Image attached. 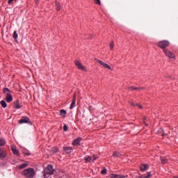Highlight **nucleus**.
Returning a JSON list of instances; mask_svg holds the SVG:
<instances>
[{"mask_svg":"<svg viewBox=\"0 0 178 178\" xmlns=\"http://www.w3.org/2000/svg\"><path fill=\"white\" fill-rule=\"evenodd\" d=\"M22 175L26 178H33L35 176V171L33 168H27L22 172Z\"/></svg>","mask_w":178,"mask_h":178,"instance_id":"f257e3e1","label":"nucleus"},{"mask_svg":"<svg viewBox=\"0 0 178 178\" xmlns=\"http://www.w3.org/2000/svg\"><path fill=\"white\" fill-rule=\"evenodd\" d=\"M3 94L6 96V101L7 102H12L13 101V97H12V94L10 93V90L8 88H5L3 89Z\"/></svg>","mask_w":178,"mask_h":178,"instance_id":"f03ea898","label":"nucleus"},{"mask_svg":"<svg viewBox=\"0 0 178 178\" xmlns=\"http://www.w3.org/2000/svg\"><path fill=\"white\" fill-rule=\"evenodd\" d=\"M55 170L54 169V166L52 165H49L44 170V178H47V175L51 176L54 174Z\"/></svg>","mask_w":178,"mask_h":178,"instance_id":"7ed1b4c3","label":"nucleus"},{"mask_svg":"<svg viewBox=\"0 0 178 178\" xmlns=\"http://www.w3.org/2000/svg\"><path fill=\"white\" fill-rule=\"evenodd\" d=\"M169 45H170V42L168 40H161L157 43L159 48H161V49H163V51H165V49H166Z\"/></svg>","mask_w":178,"mask_h":178,"instance_id":"20e7f679","label":"nucleus"},{"mask_svg":"<svg viewBox=\"0 0 178 178\" xmlns=\"http://www.w3.org/2000/svg\"><path fill=\"white\" fill-rule=\"evenodd\" d=\"M163 52L164 53V55L167 56V58H169V59H176V56L175 54L170 51L169 49H164L163 50Z\"/></svg>","mask_w":178,"mask_h":178,"instance_id":"39448f33","label":"nucleus"},{"mask_svg":"<svg viewBox=\"0 0 178 178\" xmlns=\"http://www.w3.org/2000/svg\"><path fill=\"white\" fill-rule=\"evenodd\" d=\"M95 62H97V63H99V65H100V66H103L104 67V69H108V70H112V67H111V65L106 64V63L98 59V58H95Z\"/></svg>","mask_w":178,"mask_h":178,"instance_id":"423d86ee","label":"nucleus"},{"mask_svg":"<svg viewBox=\"0 0 178 178\" xmlns=\"http://www.w3.org/2000/svg\"><path fill=\"white\" fill-rule=\"evenodd\" d=\"M75 65L79 70H82L83 72H87V69H86V67L81 64V62H80L78 60H76L74 61Z\"/></svg>","mask_w":178,"mask_h":178,"instance_id":"0eeeda50","label":"nucleus"},{"mask_svg":"<svg viewBox=\"0 0 178 178\" xmlns=\"http://www.w3.org/2000/svg\"><path fill=\"white\" fill-rule=\"evenodd\" d=\"M19 124H23V123H28V124H33L31 121H30V118L27 117H22L21 120H19Z\"/></svg>","mask_w":178,"mask_h":178,"instance_id":"6e6552de","label":"nucleus"},{"mask_svg":"<svg viewBox=\"0 0 178 178\" xmlns=\"http://www.w3.org/2000/svg\"><path fill=\"white\" fill-rule=\"evenodd\" d=\"M140 169L141 172H145V170H148L149 169V165H148V164H141Z\"/></svg>","mask_w":178,"mask_h":178,"instance_id":"1a4fd4ad","label":"nucleus"},{"mask_svg":"<svg viewBox=\"0 0 178 178\" xmlns=\"http://www.w3.org/2000/svg\"><path fill=\"white\" fill-rule=\"evenodd\" d=\"M0 158L2 159L6 158V150L3 148L0 149Z\"/></svg>","mask_w":178,"mask_h":178,"instance_id":"9d476101","label":"nucleus"},{"mask_svg":"<svg viewBox=\"0 0 178 178\" xmlns=\"http://www.w3.org/2000/svg\"><path fill=\"white\" fill-rule=\"evenodd\" d=\"M63 149L67 154H71V152H73V148H72V147H64Z\"/></svg>","mask_w":178,"mask_h":178,"instance_id":"9b49d317","label":"nucleus"},{"mask_svg":"<svg viewBox=\"0 0 178 178\" xmlns=\"http://www.w3.org/2000/svg\"><path fill=\"white\" fill-rule=\"evenodd\" d=\"M81 141V138H77L76 139L73 140L72 145H80Z\"/></svg>","mask_w":178,"mask_h":178,"instance_id":"f8f14e48","label":"nucleus"},{"mask_svg":"<svg viewBox=\"0 0 178 178\" xmlns=\"http://www.w3.org/2000/svg\"><path fill=\"white\" fill-rule=\"evenodd\" d=\"M29 166V163H24L21 165H18V169H24Z\"/></svg>","mask_w":178,"mask_h":178,"instance_id":"ddd939ff","label":"nucleus"},{"mask_svg":"<svg viewBox=\"0 0 178 178\" xmlns=\"http://www.w3.org/2000/svg\"><path fill=\"white\" fill-rule=\"evenodd\" d=\"M6 145V140L4 138H0V147Z\"/></svg>","mask_w":178,"mask_h":178,"instance_id":"4468645a","label":"nucleus"},{"mask_svg":"<svg viewBox=\"0 0 178 178\" xmlns=\"http://www.w3.org/2000/svg\"><path fill=\"white\" fill-rule=\"evenodd\" d=\"M66 113H67V112H66V111L64 110V109H61V110L60 111V116H62L63 118H65V117H66Z\"/></svg>","mask_w":178,"mask_h":178,"instance_id":"2eb2a0df","label":"nucleus"},{"mask_svg":"<svg viewBox=\"0 0 178 178\" xmlns=\"http://www.w3.org/2000/svg\"><path fill=\"white\" fill-rule=\"evenodd\" d=\"M11 149L14 154V155H17V154H19V150L16 149V147L12 146L11 147Z\"/></svg>","mask_w":178,"mask_h":178,"instance_id":"dca6fc26","label":"nucleus"},{"mask_svg":"<svg viewBox=\"0 0 178 178\" xmlns=\"http://www.w3.org/2000/svg\"><path fill=\"white\" fill-rule=\"evenodd\" d=\"M56 10L59 12L60 10V3L58 1H55Z\"/></svg>","mask_w":178,"mask_h":178,"instance_id":"f3484780","label":"nucleus"},{"mask_svg":"<svg viewBox=\"0 0 178 178\" xmlns=\"http://www.w3.org/2000/svg\"><path fill=\"white\" fill-rule=\"evenodd\" d=\"M161 163L163 164L168 163V159H166V157L161 156Z\"/></svg>","mask_w":178,"mask_h":178,"instance_id":"a211bd4d","label":"nucleus"},{"mask_svg":"<svg viewBox=\"0 0 178 178\" xmlns=\"http://www.w3.org/2000/svg\"><path fill=\"white\" fill-rule=\"evenodd\" d=\"M14 108H15L16 109H20V108H22V106H20L19 101H17V102L14 104Z\"/></svg>","mask_w":178,"mask_h":178,"instance_id":"6ab92c4d","label":"nucleus"},{"mask_svg":"<svg viewBox=\"0 0 178 178\" xmlns=\"http://www.w3.org/2000/svg\"><path fill=\"white\" fill-rule=\"evenodd\" d=\"M120 154L119 153V152H114L113 153V158H119V156H120Z\"/></svg>","mask_w":178,"mask_h":178,"instance_id":"aec40b11","label":"nucleus"},{"mask_svg":"<svg viewBox=\"0 0 178 178\" xmlns=\"http://www.w3.org/2000/svg\"><path fill=\"white\" fill-rule=\"evenodd\" d=\"M0 104H1V105L3 108H6V106H8V104H6V102H5L4 100H1L0 102Z\"/></svg>","mask_w":178,"mask_h":178,"instance_id":"412c9836","label":"nucleus"},{"mask_svg":"<svg viewBox=\"0 0 178 178\" xmlns=\"http://www.w3.org/2000/svg\"><path fill=\"white\" fill-rule=\"evenodd\" d=\"M76 106V100H72V104L70 105V109H73V108Z\"/></svg>","mask_w":178,"mask_h":178,"instance_id":"4be33fe9","label":"nucleus"},{"mask_svg":"<svg viewBox=\"0 0 178 178\" xmlns=\"http://www.w3.org/2000/svg\"><path fill=\"white\" fill-rule=\"evenodd\" d=\"M114 45H115V42L113 41H111L109 45L111 51H113Z\"/></svg>","mask_w":178,"mask_h":178,"instance_id":"5701e85b","label":"nucleus"},{"mask_svg":"<svg viewBox=\"0 0 178 178\" xmlns=\"http://www.w3.org/2000/svg\"><path fill=\"white\" fill-rule=\"evenodd\" d=\"M110 177H111V178H119V175L111 174V175H110Z\"/></svg>","mask_w":178,"mask_h":178,"instance_id":"b1692460","label":"nucleus"},{"mask_svg":"<svg viewBox=\"0 0 178 178\" xmlns=\"http://www.w3.org/2000/svg\"><path fill=\"white\" fill-rule=\"evenodd\" d=\"M51 152H52L53 154H56V152H58V148H56V147H52V149H51Z\"/></svg>","mask_w":178,"mask_h":178,"instance_id":"393cba45","label":"nucleus"},{"mask_svg":"<svg viewBox=\"0 0 178 178\" xmlns=\"http://www.w3.org/2000/svg\"><path fill=\"white\" fill-rule=\"evenodd\" d=\"M92 160V158L91 156L85 158V161H86L87 162H91Z\"/></svg>","mask_w":178,"mask_h":178,"instance_id":"a878e982","label":"nucleus"},{"mask_svg":"<svg viewBox=\"0 0 178 178\" xmlns=\"http://www.w3.org/2000/svg\"><path fill=\"white\" fill-rule=\"evenodd\" d=\"M151 176H152V175L151 174V172H147V176L143 177V178H149L151 177Z\"/></svg>","mask_w":178,"mask_h":178,"instance_id":"bb28decb","label":"nucleus"},{"mask_svg":"<svg viewBox=\"0 0 178 178\" xmlns=\"http://www.w3.org/2000/svg\"><path fill=\"white\" fill-rule=\"evenodd\" d=\"M96 5H101V0H94Z\"/></svg>","mask_w":178,"mask_h":178,"instance_id":"cd10ccee","label":"nucleus"},{"mask_svg":"<svg viewBox=\"0 0 178 178\" xmlns=\"http://www.w3.org/2000/svg\"><path fill=\"white\" fill-rule=\"evenodd\" d=\"M17 37H18L17 33L16 31H14L13 38H15V40H16L17 38Z\"/></svg>","mask_w":178,"mask_h":178,"instance_id":"c85d7f7f","label":"nucleus"},{"mask_svg":"<svg viewBox=\"0 0 178 178\" xmlns=\"http://www.w3.org/2000/svg\"><path fill=\"white\" fill-rule=\"evenodd\" d=\"M102 175H106V169L104 168L101 171Z\"/></svg>","mask_w":178,"mask_h":178,"instance_id":"c756f323","label":"nucleus"},{"mask_svg":"<svg viewBox=\"0 0 178 178\" xmlns=\"http://www.w3.org/2000/svg\"><path fill=\"white\" fill-rule=\"evenodd\" d=\"M67 129H68L67 125L65 124V125L63 126V131H67Z\"/></svg>","mask_w":178,"mask_h":178,"instance_id":"7c9ffc66","label":"nucleus"},{"mask_svg":"<svg viewBox=\"0 0 178 178\" xmlns=\"http://www.w3.org/2000/svg\"><path fill=\"white\" fill-rule=\"evenodd\" d=\"M97 159H98V157H97V156H93L92 157V162H94L95 161H97Z\"/></svg>","mask_w":178,"mask_h":178,"instance_id":"2f4dec72","label":"nucleus"},{"mask_svg":"<svg viewBox=\"0 0 178 178\" xmlns=\"http://www.w3.org/2000/svg\"><path fill=\"white\" fill-rule=\"evenodd\" d=\"M159 133H161V134H162V136H163V129H160L159 130Z\"/></svg>","mask_w":178,"mask_h":178,"instance_id":"473e14b6","label":"nucleus"},{"mask_svg":"<svg viewBox=\"0 0 178 178\" xmlns=\"http://www.w3.org/2000/svg\"><path fill=\"white\" fill-rule=\"evenodd\" d=\"M14 1H16L17 0H8V3L9 5H10V3H12V2H13Z\"/></svg>","mask_w":178,"mask_h":178,"instance_id":"72a5a7b5","label":"nucleus"},{"mask_svg":"<svg viewBox=\"0 0 178 178\" xmlns=\"http://www.w3.org/2000/svg\"><path fill=\"white\" fill-rule=\"evenodd\" d=\"M130 90H138V88H136V87H131Z\"/></svg>","mask_w":178,"mask_h":178,"instance_id":"f704fd0d","label":"nucleus"},{"mask_svg":"<svg viewBox=\"0 0 178 178\" xmlns=\"http://www.w3.org/2000/svg\"><path fill=\"white\" fill-rule=\"evenodd\" d=\"M72 100H74L76 101V93H74V95H73V99Z\"/></svg>","mask_w":178,"mask_h":178,"instance_id":"c9c22d12","label":"nucleus"},{"mask_svg":"<svg viewBox=\"0 0 178 178\" xmlns=\"http://www.w3.org/2000/svg\"><path fill=\"white\" fill-rule=\"evenodd\" d=\"M137 106H138L140 109H143V106H141V104H137Z\"/></svg>","mask_w":178,"mask_h":178,"instance_id":"e433bc0d","label":"nucleus"},{"mask_svg":"<svg viewBox=\"0 0 178 178\" xmlns=\"http://www.w3.org/2000/svg\"><path fill=\"white\" fill-rule=\"evenodd\" d=\"M126 177L124 175H119L118 178H124Z\"/></svg>","mask_w":178,"mask_h":178,"instance_id":"4c0bfd02","label":"nucleus"},{"mask_svg":"<svg viewBox=\"0 0 178 178\" xmlns=\"http://www.w3.org/2000/svg\"><path fill=\"white\" fill-rule=\"evenodd\" d=\"M61 178H70V177H67V176H66V175H64V176H63Z\"/></svg>","mask_w":178,"mask_h":178,"instance_id":"58836bf2","label":"nucleus"},{"mask_svg":"<svg viewBox=\"0 0 178 178\" xmlns=\"http://www.w3.org/2000/svg\"><path fill=\"white\" fill-rule=\"evenodd\" d=\"M139 90H140V91H141V90H144V88H140Z\"/></svg>","mask_w":178,"mask_h":178,"instance_id":"ea45409f","label":"nucleus"},{"mask_svg":"<svg viewBox=\"0 0 178 178\" xmlns=\"http://www.w3.org/2000/svg\"><path fill=\"white\" fill-rule=\"evenodd\" d=\"M131 105H132L133 106H134V103H132Z\"/></svg>","mask_w":178,"mask_h":178,"instance_id":"a19ab883","label":"nucleus"},{"mask_svg":"<svg viewBox=\"0 0 178 178\" xmlns=\"http://www.w3.org/2000/svg\"><path fill=\"white\" fill-rule=\"evenodd\" d=\"M36 1H38V0H36Z\"/></svg>","mask_w":178,"mask_h":178,"instance_id":"79ce46f5","label":"nucleus"}]
</instances>
